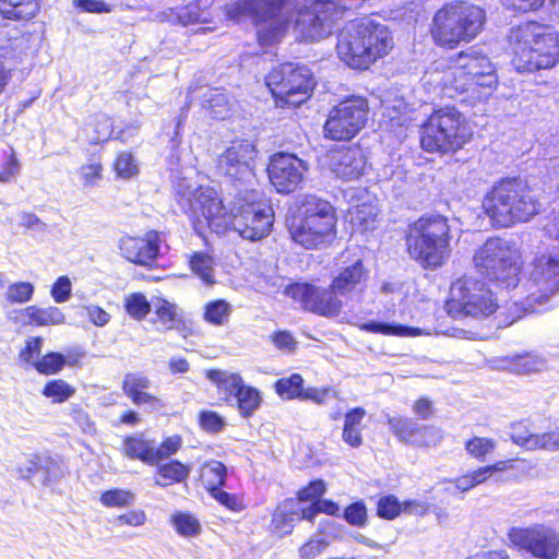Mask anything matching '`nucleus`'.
Here are the masks:
<instances>
[{"mask_svg":"<svg viewBox=\"0 0 559 559\" xmlns=\"http://www.w3.org/2000/svg\"><path fill=\"white\" fill-rule=\"evenodd\" d=\"M394 47V35L388 25L370 16H360L340 29L335 49L348 69L366 72L388 58Z\"/></svg>","mask_w":559,"mask_h":559,"instance_id":"1","label":"nucleus"},{"mask_svg":"<svg viewBox=\"0 0 559 559\" xmlns=\"http://www.w3.org/2000/svg\"><path fill=\"white\" fill-rule=\"evenodd\" d=\"M540 200L533 187L519 176L496 180L485 192L483 213L495 228H511L533 219L540 212Z\"/></svg>","mask_w":559,"mask_h":559,"instance_id":"2","label":"nucleus"},{"mask_svg":"<svg viewBox=\"0 0 559 559\" xmlns=\"http://www.w3.org/2000/svg\"><path fill=\"white\" fill-rule=\"evenodd\" d=\"M444 87L461 103L471 106L486 103L498 87L497 69L490 58L474 49L455 53L444 73Z\"/></svg>","mask_w":559,"mask_h":559,"instance_id":"3","label":"nucleus"},{"mask_svg":"<svg viewBox=\"0 0 559 559\" xmlns=\"http://www.w3.org/2000/svg\"><path fill=\"white\" fill-rule=\"evenodd\" d=\"M511 63L519 73H536L559 63V32L540 20H526L513 26L508 36Z\"/></svg>","mask_w":559,"mask_h":559,"instance_id":"4","label":"nucleus"},{"mask_svg":"<svg viewBox=\"0 0 559 559\" xmlns=\"http://www.w3.org/2000/svg\"><path fill=\"white\" fill-rule=\"evenodd\" d=\"M485 10L466 0H451L438 8L429 24L435 46L454 50L476 39L485 28Z\"/></svg>","mask_w":559,"mask_h":559,"instance_id":"5","label":"nucleus"},{"mask_svg":"<svg viewBox=\"0 0 559 559\" xmlns=\"http://www.w3.org/2000/svg\"><path fill=\"white\" fill-rule=\"evenodd\" d=\"M451 226L447 216L429 213L408 224L405 250L423 270L435 271L448 262L451 254Z\"/></svg>","mask_w":559,"mask_h":559,"instance_id":"6","label":"nucleus"},{"mask_svg":"<svg viewBox=\"0 0 559 559\" xmlns=\"http://www.w3.org/2000/svg\"><path fill=\"white\" fill-rule=\"evenodd\" d=\"M473 138L471 120L453 105L433 108L419 126V145L428 154L454 155Z\"/></svg>","mask_w":559,"mask_h":559,"instance_id":"7","label":"nucleus"},{"mask_svg":"<svg viewBox=\"0 0 559 559\" xmlns=\"http://www.w3.org/2000/svg\"><path fill=\"white\" fill-rule=\"evenodd\" d=\"M337 223V210L329 200L316 194H305L289 225V235L302 248L317 250L335 239Z\"/></svg>","mask_w":559,"mask_h":559,"instance_id":"8","label":"nucleus"},{"mask_svg":"<svg viewBox=\"0 0 559 559\" xmlns=\"http://www.w3.org/2000/svg\"><path fill=\"white\" fill-rule=\"evenodd\" d=\"M292 8V0H241L231 5L228 14L235 20L248 15L257 27V43L261 47H271L287 33Z\"/></svg>","mask_w":559,"mask_h":559,"instance_id":"9","label":"nucleus"},{"mask_svg":"<svg viewBox=\"0 0 559 559\" xmlns=\"http://www.w3.org/2000/svg\"><path fill=\"white\" fill-rule=\"evenodd\" d=\"M265 86L280 109H296L313 95L317 81L309 67L290 61L273 67L264 78Z\"/></svg>","mask_w":559,"mask_h":559,"instance_id":"10","label":"nucleus"},{"mask_svg":"<svg viewBox=\"0 0 559 559\" xmlns=\"http://www.w3.org/2000/svg\"><path fill=\"white\" fill-rule=\"evenodd\" d=\"M476 272L487 281L504 288H514L523 267L521 251L500 238L487 239L474 253Z\"/></svg>","mask_w":559,"mask_h":559,"instance_id":"11","label":"nucleus"},{"mask_svg":"<svg viewBox=\"0 0 559 559\" xmlns=\"http://www.w3.org/2000/svg\"><path fill=\"white\" fill-rule=\"evenodd\" d=\"M499 300L489 286L471 276L454 280L444 300V310L452 319L485 320L499 309Z\"/></svg>","mask_w":559,"mask_h":559,"instance_id":"12","label":"nucleus"},{"mask_svg":"<svg viewBox=\"0 0 559 559\" xmlns=\"http://www.w3.org/2000/svg\"><path fill=\"white\" fill-rule=\"evenodd\" d=\"M273 226V211L266 203L261 189L250 188L238 191L231 209L228 230H236L249 240L267 236Z\"/></svg>","mask_w":559,"mask_h":559,"instance_id":"13","label":"nucleus"},{"mask_svg":"<svg viewBox=\"0 0 559 559\" xmlns=\"http://www.w3.org/2000/svg\"><path fill=\"white\" fill-rule=\"evenodd\" d=\"M193 230L203 235L205 229L216 234L228 231L231 211H228L221 193L211 186H198L183 206Z\"/></svg>","mask_w":559,"mask_h":559,"instance_id":"14","label":"nucleus"},{"mask_svg":"<svg viewBox=\"0 0 559 559\" xmlns=\"http://www.w3.org/2000/svg\"><path fill=\"white\" fill-rule=\"evenodd\" d=\"M259 151L253 141L236 138L217 156L215 169L228 185L239 191L250 189L257 179Z\"/></svg>","mask_w":559,"mask_h":559,"instance_id":"15","label":"nucleus"},{"mask_svg":"<svg viewBox=\"0 0 559 559\" xmlns=\"http://www.w3.org/2000/svg\"><path fill=\"white\" fill-rule=\"evenodd\" d=\"M368 103L362 97H350L335 105L323 126L324 136L332 141H350L365 127Z\"/></svg>","mask_w":559,"mask_h":559,"instance_id":"16","label":"nucleus"},{"mask_svg":"<svg viewBox=\"0 0 559 559\" xmlns=\"http://www.w3.org/2000/svg\"><path fill=\"white\" fill-rule=\"evenodd\" d=\"M507 536L510 545L536 559H557L559 556V533L545 524L527 527L513 526Z\"/></svg>","mask_w":559,"mask_h":559,"instance_id":"17","label":"nucleus"},{"mask_svg":"<svg viewBox=\"0 0 559 559\" xmlns=\"http://www.w3.org/2000/svg\"><path fill=\"white\" fill-rule=\"evenodd\" d=\"M308 166L295 154L276 152L269 158L266 174L270 183L280 194L287 195L304 186Z\"/></svg>","mask_w":559,"mask_h":559,"instance_id":"18","label":"nucleus"},{"mask_svg":"<svg viewBox=\"0 0 559 559\" xmlns=\"http://www.w3.org/2000/svg\"><path fill=\"white\" fill-rule=\"evenodd\" d=\"M182 445V438L173 435L164 438L158 445L153 439L145 438L143 432L128 435L122 439V453L131 460L153 466L176 454Z\"/></svg>","mask_w":559,"mask_h":559,"instance_id":"19","label":"nucleus"},{"mask_svg":"<svg viewBox=\"0 0 559 559\" xmlns=\"http://www.w3.org/2000/svg\"><path fill=\"white\" fill-rule=\"evenodd\" d=\"M386 424L396 440L406 445L430 449L437 447L442 440L439 428L432 425H420L408 416H388Z\"/></svg>","mask_w":559,"mask_h":559,"instance_id":"20","label":"nucleus"},{"mask_svg":"<svg viewBox=\"0 0 559 559\" xmlns=\"http://www.w3.org/2000/svg\"><path fill=\"white\" fill-rule=\"evenodd\" d=\"M163 242L162 233L150 229L144 235H123L118 242L121 257L128 262L140 266H152L156 263Z\"/></svg>","mask_w":559,"mask_h":559,"instance_id":"21","label":"nucleus"},{"mask_svg":"<svg viewBox=\"0 0 559 559\" xmlns=\"http://www.w3.org/2000/svg\"><path fill=\"white\" fill-rule=\"evenodd\" d=\"M284 295L298 302L300 307L322 317H337L340 304L321 289L308 282H293L285 286Z\"/></svg>","mask_w":559,"mask_h":559,"instance_id":"22","label":"nucleus"},{"mask_svg":"<svg viewBox=\"0 0 559 559\" xmlns=\"http://www.w3.org/2000/svg\"><path fill=\"white\" fill-rule=\"evenodd\" d=\"M369 281V269L362 259L357 258L337 270L332 277L325 294L332 296L340 304V312L343 301L340 297H347L362 293Z\"/></svg>","mask_w":559,"mask_h":559,"instance_id":"23","label":"nucleus"},{"mask_svg":"<svg viewBox=\"0 0 559 559\" xmlns=\"http://www.w3.org/2000/svg\"><path fill=\"white\" fill-rule=\"evenodd\" d=\"M366 156L357 145L342 147L331 157L332 171L343 180H356L365 170Z\"/></svg>","mask_w":559,"mask_h":559,"instance_id":"24","label":"nucleus"},{"mask_svg":"<svg viewBox=\"0 0 559 559\" xmlns=\"http://www.w3.org/2000/svg\"><path fill=\"white\" fill-rule=\"evenodd\" d=\"M151 384L150 378L144 373L127 372L121 383V390L134 405H150L153 408L162 407L160 399L148 392Z\"/></svg>","mask_w":559,"mask_h":559,"instance_id":"25","label":"nucleus"},{"mask_svg":"<svg viewBox=\"0 0 559 559\" xmlns=\"http://www.w3.org/2000/svg\"><path fill=\"white\" fill-rule=\"evenodd\" d=\"M305 518H301V508L295 499H286L278 506L272 514L269 531L273 536L284 537L294 531L295 524Z\"/></svg>","mask_w":559,"mask_h":559,"instance_id":"26","label":"nucleus"},{"mask_svg":"<svg viewBox=\"0 0 559 559\" xmlns=\"http://www.w3.org/2000/svg\"><path fill=\"white\" fill-rule=\"evenodd\" d=\"M378 210L371 202H357L345 214L353 234H366L377 227Z\"/></svg>","mask_w":559,"mask_h":559,"instance_id":"27","label":"nucleus"},{"mask_svg":"<svg viewBox=\"0 0 559 559\" xmlns=\"http://www.w3.org/2000/svg\"><path fill=\"white\" fill-rule=\"evenodd\" d=\"M533 265L536 280L547 284L551 294L557 293L559 290V250L538 254Z\"/></svg>","mask_w":559,"mask_h":559,"instance_id":"28","label":"nucleus"},{"mask_svg":"<svg viewBox=\"0 0 559 559\" xmlns=\"http://www.w3.org/2000/svg\"><path fill=\"white\" fill-rule=\"evenodd\" d=\"M155 469L154 483L158 487H169L186 483L189 478L191 467L177 459L159 462Z\"/></svg>","mask_w":559,"mask_h":559,"instance_id":"29","label":"nucleus"},{"mask_svg":"<svg viewBox=\"0 0 559 559\" xmlns=\"http://www.w3.org/2000/svg\"><path fill=\"white\" fill-rule=\"evenodd\" d=\"M198 481L203 489L212 496L225 487L227 481V467L217 460H209L199 467Z\"/></svg>","mask_w":559,"mask_h":559,"instance_id":"30","label":"nucleus"},{"mask_svg":"<svg viewBox=\"0 0 559 559\" xmlns=\"http://www.w3.org/2000/svg\"><path fill=\"white\" fill-rule=\"evenodd\" d=\"M20 314L24 323L32 326L59 325L66 320L61 309L55 306L41 308L31 305L21 309Z\"/></svg>","mask_w":559,"mask_h":559,"instance_id":"31","label":"nucleus"},{"mask_svg":"<svg viewBox=\"0 0 559 559\" xmlns=\"http://www.w3.org/2000/svg\"><path fill=\"white\" fill-rule=\"evenodd\" d=\"M367 412L361 406L348 409L344 415L342 439L350 448H359L364 443L362 420Z\"/></svg>","mask_w":559,"mask_h":559,"instance_id":"32","label":"nucleus"},{"mask_svg":"<svg viewBox=\"0 0 559 559\" xmlns=\"http://www.w3.org/2000/svg\"><path fill=\"white\" fill-rule=\"evenodd\" d=\"M39 8V0H0L1 16L12 21H29Z\"/></svg>","mask_w":559,"mask_h":559,"instance_id":"33","label":"nucleus"},{"mask_svg":"<svg viewBox=\"0 0 559 559\" xmlns=\"http://www.w3.org/2000/svg\"><path fill=\"white\" fill-rule=\"evenodd\" d=\"M204 374L216 385L218 391L224 393L226 402H229L230 397H234L238 390H241L245 385L242 377L237 372L228 373L224 370L212 368L205 370Z\"/></svg>","mask_w":559,"mask_h":559,"instance_id":"34","label":"nucleus"},{"mask_svg":"<svg viewBox=\"0 0 559 559\" xmlns=\"http://www.w3.org/2000/svg\"><path fill=\"white\" fill-rule=\"evenodd\" d=\"M358 329L367 333L381 334L385 336L415 337L421 335V330L419 328L400 323L368 321L358 324Z\"/></svg>","mask_w":559,"mask_h":559,"instance_id":"35","label":"nucleus"},{"mask_svg":"<svg viewBox=\"0 0 559 559\" xmlns=\"http://www.w3.org/2000/svg\"><path fill=\"white\" fill-rule=\"evenodd\" d=\"M153 305L154 319L152 322L163 326V329L166 331L173 330L180 321L178 306L165 297H155Z\"/></svg>","mask_w":559,"mask_h":559,"instance_id":"36","label":"nucleus"},{"mask_svg":"<svg viewBox=\"0 0 559 559\" xmlns=\"http://www.w3.org/2000/svg\"><path fill=\"white\" fill-rule=\"evenodd\" d=\"M79 174L84 186L95 187L104 178V164L102 151L91 152L86 156V163L80 166Z\"/></svg>","mask_w":559,"mask_h":559,"instance_id":"37","label":"nucleus"},{"mask_svg":"<svg viewBox=\"0 0 559 559\" xmlns=\"http://www.w3.org/2000/svg\"><path fill=\"white\" fill-rule=\"evenodd\" d=\"M233 306L225 299L207 301L203 307V320L213 326H223L229 322Z\"/></svg>","mask_w":559,"mask_h":559,"instance_id":"38","label":"nucleus"},{"mask_svg":"<svg viewBox=\"0 0 559 559\" xmlns=\"http://www.w3.org/2000/svg\"><path fill=\"white\" fill-rule=\"evenodd\" d=\"M305 380L300 373L278 378L274 384L275 393L285 401L300 400L304 392Z\"/></svg>","mask_w":559,"mask_h":559,"instance_id":"39","label":"nucleus"},{"mask_svg":"<svg viewBox=\"0 0 559 559\" xmlns=\"http://www.w3.org/2000/svg\"><path fill=\"white\" fill-rule=\"evenodd\" d=\"M239 415L242 418L251 417L260 407L262 397L257 388L245 384L234 396Z\"/></svg>","mask_w":559,"mask_h":559,"instance_id":"40","label":"nucleus"},{"mask_svg":"<svg viewBox=\"0 0 559 559\" xmlns=\"http://www.w3.org/2000/svg\"><path fill=\"white\" fill-rule=\"evenodd\" d=\"M169 521L180 536L195 537L202 532L199 519L191 512L176 511Z\"/></svg>","mask_w":559,"mask_h":559,"instance_id":"41","label":"nucleus"},{"mask_svg":"<svg viewBox=\"0 0 559 559\" xmlns=\"http://www.w3.org/2000/svg\"><path fill=\"white\" fill-rule=\"evenodd\" d=\"M116 178L130 180L136 177L140 168L134 155L129 151H120L115 155L111 164Z\"/></svg>","mask_w":559,"mask_h":559,"instance_id":"42","label":"nucleus"},{"mask_svg":"<svg viewBox=\"0 0 559 559\" xmlns=\"http://www.w3.org/2000/svg\"><path fill=\"white\" fill-rule=\"evenodd\" d=\"M75 392V388L63 379H51L41 389V394L55 404L67 402Z\"/></svg>","mask_w":559,"mask_h":559,"instance_id":"43","label":"nucleus"},{"mask_svg":"<svg viewBox=\"0 0 559 559\" xmlns=\"http://www.w3.org/2000/svg\"><path fill=\"white\" fill-rule=\"evenodd\" d=\"M190 270L207 285L214 284L213 259L203 251H195L188 259Z\"/></svg>","mask_w":559,"mask_h":559,"instance_id":"44","label":"nucleus"},{"mask_svg":"<svg viewBox=\"0 0 559 559\" xmlns=\"http://www.w3.org/2000/svg\"><path fill=\"white\" fill-rule=\"evenodd\" d=\"M123 308L131 319L135 321H143L151 312L152 307L143 293L134 292L124 297Z\"/></svg>","mask_w":559,"mask_h":559,"instance_id":"45","label":"nucleus"},{"mask_svg":"<svg viewBox=\"0 0 559 559\" xmlns=\"http://www.w3.org/2000/svg\"><path fill=\"white\" fill-rule=\"evenodd\" d=\"M464 448L471 457L478 462H485L495 452L497 442L489 437L474 436L465 441Z\"/></svg>","mask_w":559,"mask_h":559,"instance_id":"46","label":"nucleus"},{"mask_svg":"<svg viewBox=\"0 0 559 559\" xmlns=\"http://www.w3.org/2000/svg\"><path fill=\"white\" fill-rule=\"evenodd\" d=\"M197 424L198 427L207 435L221 433L227 426L223 415L216 411L206 408L198 412Z\"/></svg>","mask_w":559,"mask_h":559,"instance_id":"47","label":"nucleus"},{"mask_svg":"<svg viewBox=\"0 0 559 559\" xmlns=\"http://www.w3.org/2000/svg\"><path fill=\"white\" fill-rule=\"evenodd\" d=\"M403 513V501L392 495L381 496L376 503V515L382 520L393 521Z\"/></svg>","mask_w":559,"mask_h":559,"instance_id":"48","label":"nucleus"},{"mask_svg":"<svg viewBox=\"0 0 559 559\" xmlns=\"http://www.w3.org/2000/svg\"><path fill=\"white\" fill-rule=\"evenodd\" d=\"M35 287L31 282H14L5 290L4 298L10 305H22L32 300Z\"/></svg>","mask_w":559,"mask_h":559,"instance_id":"49","label":"nucleus"},{"mask_svg":"<svg viewBox=\"0 0 559 559\" xmlns=\"http://www.w3.org/2000/svg\"><path fill=\"white\" fill-rule=\"evenodd\" d=\"M99 500L106 508H126L133 503L134 493L129 489L111 488L105 490Z\"/></svg>","mask_w":559,"mask_h":559,"instance_id":"50","label":"nucleus"},{"mask_svg":"<svg viewBox=\"0 0 559 559\" xmlns=\"http://www.w3.org/2000/svg\"><path fill=\"white\" fill-rule=\"evenodd\" d=\"M340 506L331 499H319L312 501L309 506L301 508V518L306 521L313 523L319 513L326 515H337Z\"/></svg>","mask_w":559,"mask_h":559,"instance_id":"51","label":"nucleus"},{"mask_svg":"<svg viewBox=\"0 0 559 559\" xmlns=\"http://www.w3.org/2000/svg\"><path fill=\"white\" fill-rule=\"evenodd\" d=\"M91 127L94 135L90 140L92 145H100L106 143L114 131L111 118L105 114L95 115L92 119Z\"/></svg>","mask_w":559,"mask_h":559,"instance_id":"52","label":"nucleus"},{"mask_svg":"<svg viewBox=\"0 0 559 559\" xmlns=\"http://www.w3.org/2000/svg\"><path fill=\"white\" fill-rule=\"evenodd\" d=\"M64 368L63 354L59 352H48L39 360L35 361L34 369L45 376L59 373Z\"/></svg>","mask_w":559,"mask_h":559,"instance_id":"53","label":"nucleus"},{"mask_svg":"<svg viewBox=\"0 0 559 559\" xmlns=\"http://www.w3.org/2000/svg\"><path fill=\"white\" fill-rule=\"evenodd\" d=\"M344 520L352 526L365 527L368 524V509L362 500H357L345 507Z\"/></svg>","mask_w":559,"mask_h":559,"instance_id":"54","label":"nucleus"},{"mask_svg":"<svg viewBox=\"0 0 559 559\" xmlns=\"http://www.w3.org/2000/svg\"><path fill=\"white\" fill-rule=\"evenodd\" d=\"M540 360L537 355L532 353L518 354L511 357L510 368L516 373H531L538 371Z\"/></svg>","mask_w":559,"mask_h":559,"instance_id":"55","label":"nucleus"},{"mask_svg":"<svg viewBox=\"0 0 559 559\" xmlns=\"http://www.w3.org/2000/svg\"><path fill=\"white\" fill-rule=\"evenodd\" d=\"M218 504L228 511L238 513L247 508V503L241 493L225 491L223 488L211 496Z\"/></svg>","mask_w":559,"mask_h":559,"instance_id":"56","label":"nucleus"},{"mask_svg":"<svg viewBox=\"0 0 559 559\" xmlns=\"http://www.w3.org/2000/svg\"><path fill=\"white\" fill-rule=\"evenodd\" d=\"M74 8L82 13H111L116 4L111 0H72Z\"/></svg>","mask_w":559,"mask_h":559,"instance_id":"57","label":"nucleus"},{"mask_svg":"<svg viewBox=\"0 0 559 559\" xmlns=\"http://www.w3.org/2000/svg\"><path fill=\"white\" fill-rule=\"evenodd\" d=\"M534 435L527 420H518L511 425L510 438L512 442L526 450H530Z\"/></svg>","mask_w":559,"mask_h":559,"instance_id":"58","label":"nucleus"},{"mask_svg":"<svg viewBox=\"0 0 559 559\" xmlns=\"http://www.w3.org/2000/svg\"><path fill=\"white\" fill-rule=\"evenodd\" d=\"M43 346L40 336H32L25 341L24 347L19 352L21 362L34 368L35 361L39 360Z\"/></svg>","mask_w":559,"mask_h":559,"instance_id":"59","label":"nucleus"},{"mask_svg":"<svg viewBox=\"0 0 559 559\" xmlns=\"http://www.w3.org/2000/svg\"><path fill=\"white\" fill-rule=\"evenodd\" d=\"M326 491V484L323 479H312L296 492V499L301 502L319 500Z\"/></svg>","mask_w":559,"mask_h":559,"instance_id":"60","label":"nucleus"},{"mask_svg":"<svg viewBox=\"0 0 559 559\" xmlns=\"http://www.w3.org/2000/svg\"><path fill=\"white\" fill-rule=\"evenodd\" d=\"M558 451L559 450V429L535 433L530 451Z\"/></svg>","mask_w":559,"mask_h":559,"instance_id":"61","label":"nucleus"},{"mask_svg":"<svg viewBox=\"0 0 559 559\" xmlns=\"http://www.w3.org/2000/svg\"><path fill=\"white\" fill-rule=\"evenodd\" d=\"M19 170V160L14 150L9 147L3 150L0 157V181L10 180Z\"/></svg>","mask_w":559,"mask_h":559,"instance_id":"62","label":"nucleus"},{"mask_svg":"<svg viewBox=\"0 0 559 559\" xmlns=\"http://www.w3.org/2000/svg\"><path fill=\"white\" fill-rule=\"evenodd\" d=\"M329 542L324 538H309L298 549L300 559H316L328 547Z\"/></svg>","mask_w":559,"mask_h":559,"instance_id":"63","label":"nucleus"},{"mask_svg":"<svg viewBox=\"0 0 559 559\" xmlns=\"http://www.w3.org/2000/svg\"><path fill=\"white\" fill-rule=\"evenodd\" d=\"M71 282L68 276H59L51 286L50 294L52 299L58 302H66L71 297Z\"/></svg>","mask_w":559,"mask_h":559,"instance_id":"64","label":"nucleus"}]
</instances>
